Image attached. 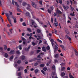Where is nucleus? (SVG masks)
<instances>
[{
  "label": "nucleus",
  "mask_w": 78,
  "mask_h": 78,
  "mask_svg": "<svg viewBox=\"0 0 78 78\" xmlns=\"http://www.w3.org/2000/svg\"><path fill=\"white\" fill-rule=\"evenodd\" d=\"M71 7V11H73V9H73V8H72V6H70Z\"/></svg>",
  "instance_id": "obj_46"
},
{
  "label": "nucleus",
  "mask_w": 78,
  "mask_h": 78,
  "mask_svg": "<svg viewBox=\"0 0 78 78\" xmlns=\"http://www.w3.org/2000/svg\"><path fill=\"white\" fill-rule=\"evenodd\" d=\"M54 53H56V51H57V50H58V46H56V45H55L54 47Z\"/></svg>",
  "instance_id": "obj_2"
},
{
  "label": "nucleus",
  "mask_w": 78,
  "mask_h": 78,
  "mask_svg": "<svg viewBox=\"0 0 78 78\" xmlns=\"http://www.w3.org/2000/svg\"><path fill=\"white\" fill-rule=\"evenodd\" d=\"M40 23L41 25H43V23H42V22H40Z\"/></svg>",
  "instance_id": "obj_61"
},
{
  "label": "nucleus",
  "mask_w": 78,
  "mask_h": 78,
  "mask_svg": "<svg viewBox=\"0 0 78 78\" xmlns=\"http://www.w3.org/2000/svg\"><path fill=\"white\" fill-rule=\"evenodd\" d=\"M43 27L44 28H47V26L46 25H43Z\"/></svg>",
  "instance_id": "obj_49"
},
{
  "label": "nucleus",
  "mask_w": 78,
  "mask_h": 78,
  "mask_svg": "<svg viewBox=\"0 0 78 78\" xmlns=\"http://www.w3.org/2000/svg\"><path fill=\"white\" fill-rule=\"evenodd\" d=\"M66 75V73H61V75L62 76H65Z\"/></svg>",
  "instance_id": "obj_34"
},
{
  "label": "nucleus",
  "mask_w": 78,
  "mask_h": 78,
  "mask_svg": "<svg viewBox=\"0 0 78 78\" xmlns=\"http://www.w3.org/2000/svg\"><path fill=\"white\" fill-rule=\"evenodd\" d=\"M37 31L38 33H39V29H37Z\"/></svg>",
  "instance_id": "obj_64"
},
{
  "label": "nucleus",
  "mask_w": 78,
  "mask_h": 78,
  "mask_svg": "<svg viewBox=\"0 0 78 78\" xmlns=\"http://www.w3.org/2000/svg\"><path fill=\"white\" fill-rule=\"evenodd\" d=\"M17 10L19 12H20V9L17 8Z\"/></svg>",
  "instance_id": "obj_48"
},
{
  "label": "nucleus",
  "mask_w": 78,
  "mask_h": 78,
  "mask_svg": "<svg viewBox=\"0 0 78 78\" xmlns=\"http://www.w3.org/2000/svg\"><path fill=\"white\" fill-rule=\"evenodd\" d=\"M17 64H20L21 63V60H18L17 61Z\"/></svg>",
  "instance_id": "obj_27"
},
{
  "label": "nucleus",
  "mask_w": 78,
  "mask_h": 78,
  "mask_svg": "<svg viewBox=\"0 0 78 78\" xmlns=\"http://www.w3.org/2000/svg\"><path fill=\"white\" fill-rule=\"evenodd\" d=\"M13 58H14V56L12 55L10 57V59H11L12 60Z\"/></svg>",
  "instance_id": "obj_32"
},
{
  "label": "nucleus",
  "mask_w": 78,
  "mask_h": 78,
  "mask_svg": "<svg viewBox=\"0 0 78 78\" xmlns=\"http://www.w3.org/2000/svg\"><path fill=\"white\" fill-rule=\"evenodd\" d=\"M41 72L43 75H45V72H44V71L43 70H41Z\"/></svg>",
  "instance_id": "obj_51"
},
{
  "label": "nucleus",
  "mask_w": 78,
  "mask_h": 78,
  "mask_svg": "<svg viewBox=\"0 0 78 78\" xmlns=\"http://www.w3.org/2000/svg\"><path fill=\"white\" fill-rule=\"evenodd\" d=\"M50 8L51 11H53V7L51 6L50 7Z\"/></svg>",
  "instance_id": "obj_53"
},
{
  "label": "nucleus",
  "mask_w": 78,
  "mask_h": 78,
  "mask_svg": "<svg viewBox=\"0 0 78 78\" xmlns=\"http://www.w3.org/2000/svg\"><path fill=\"white\" fill-rule=\"evenodd\" d=\"M27 31H28L29 32H30V33H31V32H32L30 28H27Z\"/></svg>",
  "instance_id": "obj_22"
},
{
  "label": "nucleus",
  "mask_w": 78,
  "mask_h": 78,
  "mask_svg": "<svg viewBox=\"0 0 78 78\" xmlns=\"http://www.w3.org/2000/svg\"><path fill=\"white\" fill-rule=\"evenodd\" d=\"M5 14L9 22V23H10V24L11 26H12V23H11V19L9 18V13L6 12L5 13Z\"/></svg>",
  "instance_id": "obj_1"
},
{
  "label": "nucleus",
  "mask_w": 78,
  "mask_h": 78,
  "mask_svg": "<svg viewBox=\"0 0 78 78\" xmlns=\"http://www.w3.org/2000/svg\"><path fill=\"white\" fill-rule=\"evenodd\" d=\"M20 22H22L23 21V18H21L20 20Z\"/></svg>",
  "instance_id": "obj_60"
},
{
  "label": "nucleus",
  "mask_w": 78,
  "mask_h": 78,
  "mask_svg": "<svg viewBox=\"0 0 78 78\" xmlns=\"http://www.w3.org/2000/svg\"><path fill=\"white\" fill-rule=\"evenodd\" d=\"M46 49L47 50H49L50 49V47L48 46L46 47Z\"/></svg>",
  "instance_id": "obj_37"
},
{
  "label": "nucleus",
  "mask_w": 78,
  "mask_h": 78,
  "mask_svg": "<svg viewBox=\"0 0 78 78\" xmlns=\"http://www.w3.org/2000/svg\"><path fill=\"white\" fill-rule=\"evenodd\" d=\"M4 47L5 50H6V49H7V46H6V45H4Z\"/></svg>",
  "instance_id": "obj_39"
},
{
  "label": "nucleus",
  "mask_w": 78,
  "mask_h": 78,
  "mask_svg": "<svg viewBox=\"0 0 78 78\" xmlns=\"http://www.w3.org/2000/svg\"><path fill=\"white\" fill-rule=\"evenodd\" d=\"M17 75L18 76H21V75H22V73L19 72L18 73Z\"/></svg>",
  "instance_id": "obj_21"
},
{
  "label": "nucleus",
  "mask_w": 78,
  "mask_h": 78,
  "mask_svg": "<svg viewBox=\"0 0 78 78\" xmlns=\"http://www.w3.org/2000/svg\"><path fill=\"white\" fill-rule=\"evenodd\" d=\"M52 69H53V70H55V66H52Z\"/></svg>",
  "instance_id": "obj_36"
},
{
  "label": "nucleus",
  "mask_w": 78,
  "mask_h": 78,
  "mask_svg": "<svg viewBox=\"0 0 78 78\" xmlns=\"http://www.w3.org/2000/svg\"><path fill=\"white\" fill-rule=\"evenodd\" d=\"M40 55H44V52H41L40 53Z\"/></svg>",
  "instance_id": "obj_44"
},
{
  "label": "nucleus",
  "mask_w": 78,
  "mask_h": 78,
  "mask_svg": "<svg viewBox=\"0 0 78 78\" xmlns=\"http://www.w3.org/2000/svg\"><path fill=\"white\" fill-rule=\"evenodd\" d=\"M14 50H11L9 53L10 55H12V54H14Z\"/></svg>",
  "instance_id": "obj_13"
},
{
  "label": "nucleus",
  "mask_w": 78,
  "mask_h": 78,
  "mask_svg": "<svg viewBox=\"0 0 78 78\" xmlns=\"http://www.w3.org/2000/svg\"><path fill=\"white\" fill-rule=\"evenodd\" d=\"M58 22H56L54 24V26L56 27L57 26H58Z\"/></svg>",
  "instance_id": "obj_17"
},
{
  "label": "nucleus",
  "mask_w": 78,
  "mask_h": 78,
  "mask_svg": "<svg viewBox=\"0 0 78 78\" xmlns=\"http://www.w3.org/2000/svg\"><path fill=\"white\" fill-rule=\"evenodd\" d=\"M9 12L10 13V15H11L12 14V12H10V11H9Z\"/></svg>",
  "instance_id": "obj_55"
},
{
  "label": "nucleus",
  "mask_w": 78,
  "mask_h": 78,
  "mask_svg": "<svg viewBox=\"0 0 78 78\" xmlns=\"http://www.w3.org/2000/svg\"><path fill=\"white\" fill-rule=\"evenodd\" d=\"M42 1L41 0L39 2L40 7H41L42 6Z\"/></svg>",
  "instance_id": "obj_15"
},
{
  "label": "nucleus",
  "mask_w": 78,
  "mask_h": 78,
  "mask_svg": "<svg viewBox=\"0 0 78 78\" xmlns=\"http://www.w3.org/2000/svg\"><path fill=\"white\" fill-rule=\"evenodd\" d=\"M75 13V12H73V13H71L70 14V16H75V14H74Z\"/></svg>",
  "instance_id": "obj_20"
},
{
  "label": "nucleus",
  "mask_w": 78,
  "mask_h": 78,
  "mask_svg": "<svg viewBox=\"0 0 78 78\" xmlns=\"http://www.w3.org/2000/svg\"><path fill=\"white\" fill-rule=\"evenodd\" d=\"M11 18L13 19L14 20V23H16V22H17V21H16V17L14 16H13V15L12 16Z\"/></svg>",
  "instance_id": "obj_4"
},
{
  "label": "nucleus",
  "mask_w": 78,
  "mask_h": 78,
  "mask_svg": "<svg viewBox=\"0 0 78 78\" xmlns=\"http://www.w3.org/2000/svg\"><path fill=\"white\" fill-rule=\"evenodd\" d=\"M42 50L43 51H44V52H45L46 51H47L46 50V48H45V47L44 46H43L42 47Z\"/></svg>",
  "instance_id": "obj_14"
},
{
  "label": "nucleus",
  "mask_w": 78,
  "mask_h": 78,
  "mask_svg": "<svg viewBox=\"0 0 78 78\" xmlns=\"http://www.w3.org/2000/svg\"><path fill=\"white\" fill-rule=\"evenodd\" d=\"M54 62H55V63H56V62H58V60L57 59H55L54 60Z\"/></svg>",
  "instance_id": "obj_43"
},
{
  "label": "nucleus",
  "mask_w": 78,
  "mask_h": 78,
  "mask_svg": "<svg viewBox=\"0 0 78 78\" xmlns=\"http://www.w3.org/2000/svg\"><path fill=\"white\" fill-rule=\"evenodd\" d=\"M69 77L71 78H74V77L71 75V73H70L69 74Z\"/></svg>",
  "instance_id": "obj_24"
},
{
  "label": "nucleus",
  "mask_w": 78,
  "mask_h": 78,
  "mask_svg": "<svg viewBox=\"0 0 78 78\" xmlns=\"http://www.w3.org/2000/svg\"><path fill=\"white\" fill-rule=\"evenodd\" d=\"M16 53L18 55H19V54H20V51H16Z\"/></svg>",
  "instance_id": "obj_40"
},
{
  "label": "nucleus",
  "mask_w": 78,
  "mask_h": 78,
  "mask_svg": "<svg viewBox=\"0 0 78 78\" xmlns=\"http://www.w3.org/2000/svg\"><path fill=\"white\" fill-rule=\"evenodd\" d=\"M32 5L34 8H36L37 5H36L35 4V3L34 2H32Z\"/></svg>",
  "instance_id": "obj_6"
},
{
  "label": "nucleus",
  "mask_w": 78,
  "mask_h": 78,
  "mask_svg": "<svg viewBox=\"0 0 78 78\" xmlns=\"http://www.w3.org/2000/svg\"><path fill=\"white\" fill-rule=\"evenodd\" d=\"M51 75L52 78H58V77H57V76H56V75H54L52 73Z\"/></svg>",
  "instance_id": "obj_11"
},
{
  "label": "nucleus",
  "mask_w": 78,
  "mask_h": 78,
  "mask_svg": "<svg viewBox=\"0 0 78 78\" xmlns=\"http://www.w3.org/2000/svg\"><path fill=\"white\" fill-rule=\"evenodd\" d=\"M64 65V63H61L60 64V65L61 66H63L64 65Z\"/></svg>",
  "instance_id": "obj_62"
},
{
  "label": "nucleus",
  "mask_w": 78,
  "mask_h": 78,
  "mask_svg": "<svg viewBox=\"0 0 78 78\" xmlns=\"http://www.w3.org/2000/svg\"><path fill=\"white\" fill-rule=\"evenodd\" d=\"M43 69L44 71H46L47 70V68L45 67H44Z\"/></svg>",
  "instance_id": "obj_38"
},
{
  "label": "nucleus",
  "mask_w": 78,
  "mask_h": 78,
  "mask_svg": "<svg viewBox=\"0 0 78 78\" xmlns=\"http://www.w3.org/2000/svg\"><path fill=\"white\" fill-rule=\"evenodd\" d=\"M49 40L51 42H54V40H53V39L51 38H49Z\"/></svg>",
  "instance_id": "obj_26"
},
{
  "label": "nucleus",
  "mask_w": 78,
  "mask_h": 78,
  "mask_svg": "<svg viewBox=\"0 0 78 78\" xmlns=\"http://www.w3.org/2000/svg\"><path fill=\"white\" fill-rule=\"evenodd\" d=\"M60 46L62 48L63 50H64V46L62 45H60Z\"/></svg>",
  "instance_id": "obj_57"
},
{
  "label": "nucleus",
  "mask_w": 78,
  "mask_h": 78,
  "mask_svg": "<svg viewBox=\"0 0 78 78\" xmlns=\"http://www.w3.org/2000/svg\"><path fill=\"white\" fill-rule=\"evenodd\" d=\"M38 63L37 62L35 63L34 64V66H37Z\"/></svg>",
  "instance_id": "obj_54"
},
{
  "label": "nucleus",
  "mask_w": 78,
  "mask_h": 78,
  "mask_svg": "<svg viewBox=\"0 0 78 78\" xmlns=\"http://www.w3.org/2000/svg\"><path fill=\"white\" fill-rule=\"evenodd\" d=\"M18 48H19L20 50H22V45H20L18 46Z\"/></svg>",
  "instance_id": "obj_25"
},
{
  "label": "nucleus",
  "mask_w": 78,
  "mask_h": 78,
  "mask_svg": "<svg viewBox=\"0 0 78 78\" xmlns=\"http://www.w3.org/2000/svg\"><path fill=\"white\" fill-rule=\"evenodd\" d=\"M19 3H22V0H18Z\"/></svg>",
  "instance_id": "obj_56"
},
{
  "label": "nucleus",
  "mask_w": 78,
  "mask_h": 78,
  "mask_svg": "<svg viewBox=\"0 0 78 78\" xmlns=\"http://www.w3.org/2000/svg\"><path fill=\"white\" fill-rule=\"evenodd\" d=\"M48 13H49V14H51V11L49 9H48Z\"/></svg>",
  "instance_id": "obj_31"
},
{
  "label": "nucleus",
  "mask_w": 78,
  "mask_h": 78,
  "mask_svg": "<svg viewBox=\"0 0 78 78\" xmlns=\"http://www.w3.org/2000/svg\"><path fill=\"white\" fill-rule=\"evenodd\" d=\"M74 53H75L76 56H77L78 55V51H77L76 50V49H74Z\"/></svg>",
  "instance_id": "obj_9"
},
{
  "label": "nucleus",
  "mask_w": 78,
  "mask_h": 78,
  "mask_svg": "<svg viewBox=\"0 0 78 78\" xmlns=\"http://www.w3.org/2000/svg\"><path fill=\"white\" fill-rule=\"evenodd\" d=\"M58 54H56L55 55V58H58Z\"/></svg>",
  "instance_id": "obj_42"
},
{
  "label": "nucleus",
  "mask_w": 78,
  "mask_h": 78,
  "mask_svg": "<svg viewBox=\"0 0 78 78\" xmlns=\"http://www.w3.org/2000/svg\"><path fill=\"white\" fill-rule=\"evenodd\" d=\"M30 7H31V6L30 4H27V7L26 8V9L27 10H30Z\"/></svg>",
  "instance_id": "obj_8"
},
{
  "label": "nucleus",
  "mask_w": 78,
  "mask_h": 78,
  "mask_svg": "<svg viewBox=\"0 0 78 78\" xmlns=\"http://www.w3.org/2000/svg\"><path fill=\"white\" fill-rule=\"evenodd\" d=\"M39 71V70L37 69H36L35 70L34 72H35V73L36 74Z\"/></svg>",
  "instance_id": "obj_28"
},
{
  "label": "nucleus",
  "mask_w": 78,
  "mask_h": 78,
  "mask_svg": "<svg viewBox=\"0 0 78 78\" xmlns=\"http://www.w3.org/2000/svg\"><path fill=\"white\" fill-rule=\"evenodd\" d=\"M23 26H27V24H25V23H23Z\"/></svg>",
  "instance_id": "obj_47"
},
{
  "label": "nucleus",
  "mask_w": 78,
  "mask_h": 78,
  "mask_svg": "<svg viewBox=\"0 0 78 78\" xmlns=\"http://www.w3.org/2000/svg\"><path fill=\"white\" fill-rule=\"evenodd\" d=\"M24 72H25V73H27V69H25V70H24Z\"/></svg>",
  "instance_id": "obj_63"
},
{
  "label": "nucleus",
  "mask_w": 78,
  "mask_h": 78,
  "mask_svg": "<svg viewBox=\"0 0 78 78\" xmlns=\"http://www.w3.org/2000/svg\"><path fill=\"white\" fill-rule=\"evenodd\" d=\"M32 45H33V46H34V45H36V44L34 42H32Z\"/></svg>",
  "instance_id": "obj_33"
},
{
  "label": "nucleus",
  "mask_w": 78,
  "mask_h": 78,
  "mask_svg": "<svg viewBox=\"0 0 78 78\" xmlns=\"http://www.w3.org/2000/svg\"><path fill=\"white\" fill-rule=\"evenodd\" d=\"M22 60L24 61L25 59V55H22L21 56Z\"/></svg>",
  "instance_id": "obj_12"
},
{
  "label": "nucleus",
  "mask_w": 78,
  "mask_h": 78,
  "mask_svg": "<svg viewBox=\"0 0 78 78\" xmlns=\"http://www.w3.org/2000/svg\"><path fill=\"white\" fill-rule=\"evenodd\" d=\"M61 71H64V70L65 69H66V67L61 66Z\"/></svg>",
  "instance_id": "obj_18"
},
{
  "label": "nucleus",
  "mask_w": 78,
  "mask_h": 78,
  "mask_svg": "<svg viewBox=\"0 0 78 78\" xmlns=\"http://www.w3.org/2000/svg\"><path fill=\"white\" fill-rule=\"evenodd\" d=\"M56 13H59L60 14H61L62 12H61V11L58 10V9H57V10L56 11Z\"/></svg>",
  "instance_id": "obj_16"
},
{
  "label": "nucleus",
  "mask_w": 78,
  "mask_h": 78,
  "mask_svg": "<svg viewBox=\"0 0 78 78\" xmlns=\"http://www.w3.org/2000/svg\"><path fill=\"white\" fill-rule=\"evenodd\" d=\"M5 58H7L8 56V55L7 53H5Z\"/></svg>",
  "instance_id": "obj_29"
},
{
  "label": "nucleus",
  "mask_w": 78,
  "mask_h": 78,
  "mask_svg": "<svg viewBox=\"0 0 78 78\" xmlns=\"http://www.w3.org/2000/svg\"><path fill=\"white\" fill-rule=\"evenodd\" d=\"M65 31H66V32L67 33V34H69V30H68L66 29Z\"/></svg>",
  "instance_id": "obj_30"
},
{
  "label": "nucleus",
  "mask_w": 78,
  "mask_h": 78,
  "mask_svg": "<svg viewBox=\"0 0 78 78\" xmlns=\"http://www.w3.org/2000/svg\"><path fill=\"white\" fill-rule=\"evenodd\" d=\"M12 30H13L12 29H9V31H10V32L11 34H12Z\"/></svg>",
  "instance_id": "obj_35"
},
{
  "label": "nucleus",
  "mask_w": 78,
  "mask_h": 78,
  "mask_svg": "<svg viewBox=\"0 0 78 78\" xmlns=\"http://www.w3.org/2000/svg\"><path fill=\"white\" fill-rule=\"evenodd\" d=\"M15 5H16L17 6V8H19V5H18L17 2H15Z\"/></svg>",
  "instance_id": "obj_23"
},
{
  "label": "nucleus",
  "mask_w": 78,
  "mask_h": 78,
  "mask_svg": "<svg viewBox=\"0 0 78 78\" xmlns=\"http://www.w3.org/2000/svg\"><path fill=\"white\" fill-rule=\"evenodd\" d=\"M57 41L58 42H60L61 43H62V41L59 39H57Z\"/></svg>",
  "instance_id": "obj_50"
},
{
  "label": "nucleus",
  "mask_w": 78,
  "mask_h": 78,
  "mask_svg": "<svg viewBox=\"0 0 78 78\" xmlns=\"http://www.w3.org/2000/svg\"><path fill=\"white\" fill-rule=\"evenodd\" d=\"M39 33H40V39H42V37H43L44 36H43V34L41 33V30H39Z\"/></svg>",
  "instance_id": "obj_3"
},
{
  "label": "nucleus",
  "mask_w": 78,
  "mask_h": 78,
  "mask_svg": "<svg viewBox=\"0 0 78 78\" xmlns=\"http://www.w3.org/2000/svg\"><path fill=\"white\" fill-rule=\"evenodd\" d=\"M14 3H15V2L14 1V0H12V4L14 5Z\"/></svg>",
  "instance_id": "obj_45"
},
{
  "label": "nucleus",
  "mask_w": 78,
  "mask_h": 78,
  "mask_svg": "<svg viewBox=\"0 0 78 78\" xmlns=\"http://www.w3.org/2000/svg\"><path fill=\"white\" fill-rule=\"evenodd\" d=\"M19 68H20V69H21V70H22V69H23V67L22 66H20Z\"/></svg>",
  "instance_id": "obj_59"
},
{
  "label": "nucleus",
  "mask_w": 78,
  "mask_h": 78,
  "mask_svg": "<svg viewBox=\"0 0 78 78\" xmlns=\"http://www.w3.org/2000/svg\"><path fill=\"white\" fill-rule=\"evenodd\" d=\"M59 2L60 4H61L62 3V0H59Z\"/></svg>",
  "instance_id": "obj_58"
},
{
  "label": "nucleus",
  "mask_w": 78,
  "mask_h": 78,
  "mask_svg": "<svg viewBox=\"0 0 78 78\" xmlns=\"http://www.w3.org/2000/svg\"><path fill=\"white\" fill-rule=\"evenodd\" d=\"M26 16H27L28 17H29L30 18H31V16H30V14L29 12H26Z\"/></svg>",
  "instance_id": "obj_7"
},
{
  "label": "nucleus",
  "mask_w": 78,
  "mask_h": 78,
  "mask_svg": "<svg viewBox=\"0 0 78 78\" xmlns=\"http://www.w3.org/2000/svg\"><path fill=\"white\" fill-rule=\"evenodd\" d=\"M44 66V64H41L40 65V66L41 67H43Z\"/></svg>",
  "instance_id": "obj_41"
},
{
  "label": "nucleus",
  "mask_w": 78,
  "mask_h": 78,
  "mask_svg": "<svg viewBox=\"0 0 78 78\" xmlns=\"http://www.w3.org/2000/svg\"><path fill=\"white\" fill-rule=\"evenodd\" d=\"M27 3L26 2H23L22 4V5H23V6H26V5H27Z\"/></svg>",
  "instance_id": "obj_19"
},
{
  "label": "nucleus",
  "mask_w": 78,
  "mask_h": 78,
  "mask_svg": "<svg viewBox=\"0 0 78 78\" xmlns=\"http://www.w3.org/2000/svg\"><path fill=\"white\" fill-rule=\"evenodd\" d=\"M32 61H37V60H39V55L37 56V58H33L32 59Z\"/></svg>",
  "instance_id": "obj_5"
},
{
  "label": "nucleus",
  "mask_w": 78,
  "mask_h": 78,
  "mask_svg": "<svg viewBox=\"0 0 78 78\" xmlns=\"http://www.w3.org/2000/svg\"><path fill=\"white\" fill-rule=\"evenodd\" d=\"M30 47H31V46H29V47L28 48H26L25 49L26 51H29L28 50H29V49H30Z\"/></svg>",
  "instance_id": "obj_10"
},
{
  "label": "nucleus",
  "mask_w": 78,
  "mask_h": 78,
  "mask_svg": "<svg viewBox=\"0 0 78 78\" xmlns=\"http://www.w3.org/2000/svg\"><path fill=\"white\" fill-rule=\"evenodd\" d=\"M21 38H22V41H25V38H24V37H21Z\"/></svg>",
  "instance_id": "obj_52"
}]
</instances>
